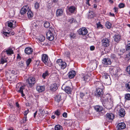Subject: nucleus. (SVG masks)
<instances>
[{
  "mask_svg": "<svg viewBox=\"0 0 130 130\" xmlns=\"http://www.w3.org/2000/svg\"><path fill=\"white\" fill-rule=\"evenodd\" d=\"M5 52H2V56L1 59L0 60L1 63L2 64H4L5 62H6L7 61V59L5 57Z\"/></svg>",
  "mask_w": 130,
  "mask_h": 130,
  "instance_id": "obj_14",
  "label": "nucleus"
},
{
  "mask_svg": "<svg viewBox=\"0 0 130 130\" xmlns=\"http://www.w3.org/2000/svg\"><path fill=\"white\" fill-rule=\"evenodd\" d=\"M62 116L63 117L66 118L67 117V114L66 112H64L62 114Z\"/></svg>",
  "mask_w": 130,
  "mask_h": 130,
  "instance_id": "obj_58",
  "label": "nucleus"
},
{
  "mask_svg": "<svg viewBox=\"0 0 130 130\" xmlns=\"http://www.w3.org/2000/svg\"><path fill=\"white\" fill-rule=\"evenodd\" d=\"M95 48V47L94 46H91L90 47V49L91 51H93Z\"/></svg>",
  "mask_w": 130,
  "mask_h": 130,
  "instance_id": "obj_59",
  "label": "nucleus"
},
{
  "mask_svg": "<svg viewBox=\"0 0 130 130\" xmlns=\"http://www.w3.org/2000/svg\"><path fill=\"white\" fill-rule=\"evenodd\" d=\"M102 63L103 64L106 66L110 65L111 64V61L109 58H104L102 61Z\"/></svg>",
  "mask_w": 130,
  "mask_h": 130,
  "instance_id": "obj_6",
  "label": "nucleus"
},
{
  "mask_svg": "<svg viewBox=\"0 0 130 130\" xmlns=\"http://www.w3.org/2000/svg\"><path fill=\"white\" fill-rule=\"evenodd\" d=\"M26 82L28 87L31 88L35 83L36 79L34 77H31L26 79Z\"/></svg>",
  "mask_w": 130,
  "mask_h": 130,
  "instance_id": "obj_1",
  "label": "nucleus"
},
{
  "mask_svg": "<svg viewBox=\"0 0 130 130\" xmlns=\"http://www.w3.org/2000/svg\"><path fill=\"white\" fill-rule=\"evenodd\" d=\"M103 77V78L106 79L107 78H110L108 74L105 72H104L102 74Z\"/></svg>",
  "mask_w": 130,
  "mask_h": 130,
  "instance_id": "obj_33",
  "label": "nucleus"
},
{
  "mask_svg": "<svg viewBox=\"0 0 130 130\" xmlns=\"http://www.w3.org/2000/svg\"><path fill=\"white\" fill-rule=\"evenodd\" d=\"M111 82L110 77L105 79L104 84L106 85H109L111 84Z\"/></svg>",
  "mask_w": 130,
  "mask_h": 130,
  "instance_id": "obj_31",
  "label": "nucleus"
},
{
  "mask_svg": "<svg viewBox=\"0 0 130 130\" xmlns=\"http://www.w3.org/2000/svg\"><path fill=\"white\" fill-rule=\"evenodd\" d=\"M45 37L42 35H40L38 38V39L40 42H43L45 40Z\"/></svg>",
  "mask_w": 130,
  "mask_h": 130,
  "instance_id": "obj_39",
  "label": "nucleus"
},
{
  "mask_svg": "<svg viewBox=\"0 0 130 130\" xmlns=\"http://www.w3.org/2000/svg\"><path fill=\"white\" fill-rule=\"evenodd\" d=\"M56 13L57 17L61 16L63 14L62 10L61 9H58L57 10Z\"/></svg>",
  "mask_w": 130,
  "mask_h": 130,
  "instance_id": "obj_28",
  "label": "nucleus"
},
{
  "mask_svg": "<svg viewBox=\"0 0 130 130\" xmlns=\"http://www.w3.org/2000/svg\"><path fill=\"white\" fill-rule=\"evenodd\" d=\"M97 27L99 28H102L103 27V26L100 24V22H99L97 24Z\"/></svg>",
  "mask_w": 130,
  "mask_h": 130,
  "instance_id": "obj_47",
  "label": "nucleus"
},
{
  "mask_svg": "<svg viewBox=\"0 0 130 130\" xmlns=\"http://www.w3.org/2000/svg\"><path fill=\"white\" fill-rule=\"evenodd\" d=\"M49 73L48 71H45L42 74V77L44 79H45V77L48 75Z\"/></svg>",
  "mask_w": 130,
  "mask_h": 130,
  "instance_id": "obj_38",
  "label": "nucleus"
},
{
  "mask_svg": "<svg viewBox=\"0 0 130 130\" xmlns=\"http://www.w3.org/2000/svg\"><path fill=\"white\" fill-rule=\"evenodd\" d=\"M76 74L75 71L71 70L70 71L68 74V75L69 78L71 79L73 78Z\"/></svg>",
  "mask_w": 130,
  "mask_h": 130,
  "instance_id": "obj_18",
  "label": "nucleus"
},
{
  "mask_svg": "<svg viewBox=\"0 0 130 130\" xmlns=\"http://www.w3.org/2000/svg\"><path fill=\"white\" fill-rule=\"evenodd\" d=\"M3 33L4 34V37L5 38L7 36V35H9L10 34V32H3Z\"/></svg>",
  "mask_w": 130,
  "mask_h": 130,
  "instance_id": "obj_45",
  "label": "nucleus"
},
{
  "mask_svg": "<svg viewBox=\"0 0 130 130\" xmlns=\"http://www.w3.org/2000/svg\"><path fill=\"white\" fill-rule=\"evenodd\" d=\"M9 118L10 121H14L15 120V115L14 114L10 115L9 116Z\"/></svg>",
  "mask_w": 130,
  "mask_h": 130,
  "instance_id": "obj_30",
  "label": "nucleus"
},
{
  "mask_svg": "<svg viewBox=\"0 0 130 130\" xmlns=\"http://www.w3.org/2000/svg\"><path fill=\"white\" fill-rule=\"evenodd\" d=\"M113 38L115 41L116 42H118L120 40L121 36L120 35L118 34L115 36Z\"/></svg>",
  "mask_w": 130,
  "mask_h": 130,
  "instance_id": "obj_27",
  "label": "nucleus"
},
{
  "mask_svg": "<svg viewBox=\"0 0 130 130\" xmlns=\"http://www.w3.org/2000/svg\"><path fill=\"white\" fill-rule=\"evenodd\" d=\"M29 110L28 109H27V110H25L24 112V115L25 116H26L27 114L28 113Z\"/></svg>",
  "mask_w": 130,
  "mask_h": 130,
  "instance_id": "obj_60",
  "label": "nucleus"
},
{
  "mask_svg": "<svg viewBox=\"0 0 130 130\" xmlns=\"http://www.w3.org/2000/svg\"><path fill=\"white\" fill-rule=\"evenodd\" d=\"M28 12L27 13V16L28 18H30L32 17L33 16V14L32 12L29 10H27Z\"/></svg>",
  "mask_w": 130,
  "mask_h": 130,
  "instance_id": "obj_34",
  "label": "nucleus"
},
{
  "mask_svg": "<svg viewBox=\"0 0 130 130\" xmlns=\"http://www.w3.org/2000/svg\"><path fill=\"white\" fill-rule=\"evenodd\" d=\"M16 105L18 108H19V109H20V108H19L20 106L19 104L17 102H16Z\"/></svg>",
  "mask_w": 130,
  "mask_h": 130,
  "instance_id": "obj_62",
  "label": "nucleus"
},
{
  "mask_svg": "<svg viewBox=\"0 0 130 130\" xmlns=\"http://www.w3.org/2000/svg\"><path fill=\"white\" fill-rule=\"evenodd\" d=\"M7 24L8 27L11 28H13V25L14 26L15 25L16 22L14 21L11 20L7 22Z\"/></svg>",
  "mask_w": 130,
  "mask_h": 130,
  "instance_id": "obj_23",
  "label": "nucleus"
},
{
  "mask_svg": "<svg viewBox=\"0 0 130 130\" xmlns=\"http://www.w3.org/2000/svg\"><path fill=\"white\" fill-rule=\"evenodd\" d=\"M109 14L111 16L114 17L115 16V14L113 13H112L111 12L109 13Z\"/></svg>",
  "mask_w": 130,
  "mask_h": 130,
  "instance_id": "obj_64",
  "label": "nucleus"
},
{
  "mask_svg": "<svg viewBox=\"0 0 130 130\" xmlns=\"http://www.w3.org/2000/svg\"><path fill=\"white\" fill-rule=\"evenodd\" d=\"M44 110L42 109H40L39 110V112L41 114H44V112H43Z\"/></svg>",
  "mask_w": 130,
  "mask_h": 130,
  "instance_id": "obj_57",
  "label": "nucleus"
},
{
  "mask_svg": "<svg viewBox=\"0 0 130 130\" xmlns=\"http://www.w3.org/2000/svg\"><path fill=\"white\" fill-rule=\"evenodd\" d=\"M47 32H49L50 33H52L55 34H56L55 31L53 28H50Z\"/></svg>",
  "mask_w": 130,
  "mask_h": 130,
  "instance_id": "obj_40",
  "label": "nucleus"
},
{
  "mask_svg": "<svg viewBox=\"0 0 130 130\" xmlns=\"http://www.w3.org/2000/svg\"><path fill=\"white\" fill-rule=\"evenodd\" d=\"M126 125L123 122L120 123H119L117 126L118 130H121L125 128Z\"/></svg>",
  "mask_w": 130,
  "mask_h": 130,
  "instance_id": "obj_16",
  "label": "nucleus"
},
{
  "mask_svg": "<svg viewBox=\"0 0 130 130\" xmlns=\"http://www.w3.org/2000/svg\"><path fill=\"white\" fill-rule=\"evenodd\" d=\"M11 74H17V72L15 70H12L11 71Z\"/></svg>",
  "mask_w": 130,
  "mask_h": 130,
  "instance_id": "obj_55",
  "label": "nucleus"
},
{
  "mask_svg": "<svg viewBox=\"0 0 130 130\" xmlns=\"http://www.w3.org/2000/svg\"><path fill=\"white\" fill-rule=\"evenodd\" d=\"M31 61V58H29L26 61V63L27 65V68L29 67V66L30 64V63Z\"/></svg>",
  "mask_w": 130,
  "mask_h": 130,
  "instance_id": "obj_42",
  "label": "nucleus"
},
{
  "mask_svg": "<svg viewBox=\"0 0 130 130\" xmlns=\"http://www.w3.org/2000/svg\"><path fill=\"white\" fill-rule=\"evenodd\" d=\"M21 59V57L20 56L19 54H17V59L18 60H20Z\"/></svg>",
  "mask_w": 130,
  "mask_h": 130,
  "instance_id": "obj_52",
  "label": "nucleus"
},
{
  "mask_svg": "<svg viewBox=\"0 0 130 130\" xmlns=\"http://www.w3.org/2000/svg\"><path fill=\"white\" fill-rule=\"evenodd\" d=\"M21 84V83H19L17 84L16 86L17 89L19 88L20 86H22Z\"/></svg>",
  "mask_w": 130,
  "mask_h": 130,
  "instance_id": "obj_51",
  "label": "nucleus"
},
{
  "mask_svg": "<svg viewBox=\"0 0 130 130\" xmlns=\"http://www.w3.org/2000/svg\"><path fill=\"white\" fill-rule=\"evenodd\" d=\"M103 89L96 88V90L95 92V95L98 96H99L101 95H102L103 94Z\"/></svg>",
  "mask_w": 130,
  "mask_h": 130,
  "instance_id": "obj_7",
  "label": "nucleus"
},
{
  "mask_svg": "<svg viewBox=\"0 0 130 130\" xmlns=\"http://www.w3.org/2000/svg\"><path fill=\"white\" fill-rule=\"evenodd\" d=\"M75 21L74 19L73 18H72L70 20L69 22L70 23H72Z\"/></svg>",
  "mask_w": 130,
  "mask_h": 130,
  "instance_id": "obj_56",
  "label": "nucleus"
},
{
  "mask_svg": "<svg viewBox=\"0 0 130 130\" xmlns=\"http://www.w3.org/2000/svg\"><path fill=\"white\" fill-rule=\"evenodd\" d=\"M116 57V55L114 54H112L111 55V58L113 59H115Z\"/></svg>",
  "mask_w": 130,
  "mask_h": 130,
  "instance_id": "obj_61",
  "label": "nucleus"
},
{
  "mask_svg": "<svg viewBox=\"0 0 130 130\" xmlns=\"http://www.w3.org/2000/svg\"><path fill=\"white\" fill-rule=\"evenodd\" d=\"M25 85L21 86H20L19 88L16 89L17 92L20 93L21 94V96L23 97L25 96V95L23 93V90L25 89Z\"/></svg>",
  "mask_w": 130,
  "mask_h": 130,
  "instance_id": "obj_9",
  "label": "nucleus"
},
{
  "mask_svg": "<svg viewBox=\"0 0 130 130\" xmlns=\"http://www.w3.org/2000/svg\"><path fill=\"white\" fill-rule=\"evenodd\" d=\"M125 86L127 91L130 92V82L126 84Z\"/></svg>",
  "mask_w": 130,
  "mask_h": 130,
  "instance_id": "obj_37",
  "label": "nucleus"
},
{
  "mask_svg": "<svg viewBox=\"0 0 130 130\" xmlns=\"http://www.w3.org/2000/svg\"><path fill=\"white\" fill-rule=\"evenodd\" d=\"M104 99H103V100H104V102L105 103L106 102H109L110 100V98H109L106 99V97H105L104 98Z\"/></svg>",
  "mask_w": 130,
  "mask_h": 130,
  "instance_id": "obj_48",
  "label": "nucleus"
},
{
  "mask_svg": "<svg viewBox=\"0 0 130 130\" xmlns=\"http://www.w3.org/2000/svg\"><path fill=\"white\" fill-rule=\"evenodd\" d=\"M126 69L128 74H130V66H128L127 67Z\"/></svg>",
  "mask_w": 130,
  "mask_h": 130,
  "instance_id": "obj_49",
  "label": "nucleus"
},
{
  "mask_svg": "<svg viewBox=\"0 0 130 130\" xmlns=\"http://www.w3.org/2000/svg\"><path fill=\"white\" fill-rule=\"evenodd\" d=\"M33 52L32 49L30 47H27L25 48V52L26 54H31Z\"/></svg>",
  "mask_w": 130,
  "mask_h": 130,
  "instance_id": "obj_24",
  "label": "nucleus"
},
{
  "mask_svg": "<svg viewBox=\"0 0 130 130\" xmlns=\"http://www.w3.org/2000/svg\"><path fill=\"white\" fill-rule=\"evenodd\" d=\"M76 9V8L74 6H71L69 7L68 8V10L71 13L74 12Z\"/></svg>",
  "mask_w": 130,
  "mask_h": 130,
  "instance_id": "obj_26",
  "label": "nucleus"
},
{
  "mask_svg": "<svg viewBox=\"0 0 130 130\" xmlns=\"http://www.w3.org/2000/svg\"><path fill=\"white\" fill-rule=\"evenodd\" d=\"M55 128V130H63L62 126L59 125H56Z\"/></svg>",
  "mask_w": 130,
  "mask_h": 130,
  "instance_id": "obj_35",
  "label": "nucleus"
},
{
  "mask_svg": "<svg viewBox=\"0 0 130 130\" xmlns=\"http://www.w3.org/2000/svg\"><path fill=\"white\" fill-rule=\"evenodd\" d=\"M96 87V88L99 89H104L103 84L101 82L99 81H96L94 83Z\"/></svg>",
  "mask_w": 130,
  "mask_h": 130,
  "instance_id": "obj_11",
  "label": "nucleus"
},
{
  "mask_svg": "<svg viewBox=\"0 0 130 130\" xmlns=\"http://www.w3.org/2000/svg\"><path fill=\"white\" fill-rule=\"evenodd\" d=\"M50 26V23L48 22H45L44 24V26L46 28H47Z\"/></svg>",
  "mask_w": 130,
  "mask_h": 130,
  "instance_id": "obj_43",
  "label": "nucleus"
},
{
  "mask_svg": "<svg viewBox=\"0 0 130 130\" xmlns=\"http://www.w3.org/2000/svg\"><path fill=\"white\" fill-rule=\"evenodd\" d=\"M61 88L67 93H70L71 91V88L69 87H65L64 86H62Z\"/></svg>",
  "mask_w": 130,
  "mask_h": 130,
  "instance_id": "obj_20",
  "label": "nucleus"
},
{
  "mask_svg": "<svg viewBox=\"0 0 130 130\" xmlns=\"http://www.w3.org/2000/svg\"><path fill=\"white\" fill-rule=\"evenodd\" d=\"M18 66L23 70H24L27 68H26V67L24 65V62L22 61L19 62Z\"/></svg>",
  "mask_w": 130,
  "mask_h": 130,
  "instance_id": "obj_21",
  "label": "nucleus"
},
{
  "mask_svg": "<svg viewBox=\"0 0 130 130\" xmlns=\"http://www.w3.org/2000/svg\"><path fill=\"white\" fill-rule=\"evenodd\" d=\"M102 45L104 47H108L110 44V41L107 38H104L102 40Z\"/></svg>",
  "mask_w": 130,
  "mask_h": 130,
  "instance_id": "obj_3",
  "label": "nucleus"
},
{
  "mask_svg": "<svg viewBox=\"0 0 130 130\" xmlns=\"http://www.w3.org/2000/svg\"><path fill=\"white\" fill-rule=\"evenodd\" d=\"M80 96L82 98L84 96V94L82 92L80 93Z\"/></svg>",
  "mask_w": 130,
  "mask_h": 130,
  "instance_id": "obj_63",
  "label": "nucleus"
},
{
  "mask_svg": "<svg viewBox=\"0 0 130 130\" xmlns=\"http://www.w3.org/2000/svg\"><path fill=\"white\" fill-rule=\"evenodd\" d=\"M61 114V112L60 110H57L55 112V114L58 116H59Z\"/></svg>",
  "mask_w": 130,
  "mask_h": 130,
  "instance_id": "obj_44",
  "label": "nucleus"
},
{
  "mask_svg": "<svg viewBox=\"0 0 130 130\" xmlns=\"http://www.w3.org/2000/svg\"><path fill=\"white\" fill-rule=\"evenodd\" d=\"M42 60L43 62L46 65H47L48 63V57L46 54H43L42 55Z\"/></svg>",
  "mask_w": 130,
  "mask_h": 130,
  "instance_id": "obj_8",
  "label": "nucleus"
},
{
  "mask_svg": "<svg viewBox=\"0 0 130 130\" xmlns=\"http://www.w3.org/2000/svg\"><path fill=\"white\" fill-rule=\"evenodd\" d=\"M95 16V14L94 13L93 11H90L89 12V13L88 15L89 18H92Z\"/></svg>",
  "mask_w": 130,
  "mask_h": 130,
  "instance_id": "obj_32",
  "label": "nucleus"
},
{
  "mask_svg": "<svg viewBox=\"0 0 130 130\" xmlns=\"http://www.w3.org/2000/svg\"><path fill=\"white\" fill-rule=\"evenodd\" d=\"M4 52L8 55H10L13 53V50L11 48H8Z\"/></svg>",
  "mask_w": 130,
  "mask_h": 130,
  "instance_id": "obj_25",
  "label": "nucleus"
},
{
  "mask_svg": "<svg viewBox=\"0 0 130 130\" xmlns=\"http://www.w3.org/2000/svg\"><path fill=\"white\" fill-rule=\"evenodd\" d=\"M106 117L107 119L112 120L114 119L115 116L111 113H107L106 115Z\"/></svg>",
  "mask_w": 130,
  "mask_h": 130,
  "instance_id": "obj_17",
  "label": "nucleus"
},
{
  "mask_svg": "<svg viewBox=\"0 0 130 130\" xmlns=\"http://www.w3.org/2000/svg\"><path fill=\"white\" fill-rule=\"evenodd\" d=\"M28 10H29L28 6L27 5L25 6L21 9L20 11V13L21 15H23L25 14L26 11H27Z\"/></svg>",
  "mask_w": 130,
  "mask_h": 130,
  "instance_id": "obj_10",
  "label": "nucleus"
},
{
  "mask_svg": "<svg viewBox=\"0 0 130 130\" xmlns=\"http://www.w3.org/2000/svg\"><path fill=\"white\" fill-rule=\"evenodd\" d=\"M126 51H129L130 50V43L127 44L126 47Z\"/></svg>",
  "mask_w": 130,
  "mask_h": 130,
  "instance_id": "obj_46",
  "label": "nucleus"
},
{
  "mask_svg": "<svg viewBox=\"0 0 130 130\" xmlns=\"http://www.w3.org/2000/svg\"><path fill=\"white\" fill-rule=\"evenodd\" d=\"M61 95L59 94L56 95L55 98V100L58 103V105L59 107L61 106L63 103V102L61 101L62 99L61 98Z\"/></svg>",
  "mask_w": 130,
  "mask_h": 130,
  "instance_id": "obj_4",
  "label": "nucleus"
},
{
  "mask_svg": "<svg viewBox=\"0 0 130 130\" xmlns=\"http://www.w3.org/2000/svg\"><path fill=\"white\" fill-rule=\"evenodd\" d=\"M55 35V34L50 33L48 32L46 33L47 38L50 41H52L53 40L54 38V36Z\"/></svg>",
  "mask_w": 130,
  "mask_h": 130,
  "instance_id": "obj_13",
  "label": "nucleus"
},
{
  "mask_svg": "<svg viewBox=\"0 0 130 130\" xmlns=\"http://www.w3.org/2000/svg\"><path fill=\"white\" fill-rule=\"evenodd\" d=\"M39 7V4L37 2L35 3V7L36 9H38Z\"/></svg>",
  "mask_w": 130,
  "mask_h": 130,
  "instance_id": "obj_50",
  "label": "nucleus"
},
{
  "mask_svg": "<svg viewBox=\"0 0 130 130\" xmlns=\"http://www.w3.org/2000/svg\"><path fill=\"white\" fill-rule=\"evenodd\" d=\"M106 27L108 29H110L112 27V25L108 21H107L105 24Z\"/></svg>",
  "mask_w": 130,
  "mask_h": 130,
  "instance_id": "obj_36",
  "label": "nucleus"
},
{
  "mask_svg": "<svg viewBox=\"0 0 130 130\" xmlns=\"http://www.w3.org/2000/svg\"><path fill=\"white\" fill-rule=\"evenodd\" d=\"M125 98L127 100H130V94L127 93L125 94Z\"/></svg>",
  "mask_w": 130,
  "mask_h": 130,
  "instance_id": "obj_41",
  "label": "nucleus"
},
{
  "mask_svg": "<svg viewBox=\"0 0 130 130\" xmlns=\"http://www.w3.org/2000/svg\"><path fill=\"white\" fill-rule=\"evenodd\" d=\"M50 89L52 91H55L58 89L57 85L56 84H52L50 87Z\"/></svg>",
  "mask_w": 130,
  "mask_h": 130,
  "instance_id": "obj_19",
  "label": "nucleus"
},
{
  "mask_svg": "<svg viewBox=\"0 0 130 130\" xmlns=\"http://www.w3.org/2000/svg\"><path fill=\"white\" fill-rule=\"evenodd\" d=\"M95 110L97 112H100L103 110V107L99 105H96L94 107Z\"/></svg>",
  "mask_w": 130,
  "mask_h": 130,
  "instance_id": "obj_22",
  "label": "nucleus"
},
{
  "mask_svg": "<svg viewBox=\"0 0 130 130\" xmlns=\"http://www.w3.org/2000/svg\"><path fill=\"white\" fill-rule=\"evenodd\" d=\"M26 118V116H25L23 119L22 120V122L24 123L26 122V121H27Z\"/></svg>",
  "mask_w": 130,
  "mask_h": 130,
  "instance_id": "obj_54",
  "label": "nucleus"
},
{
  "mask_svg": "<svg viewBox=\"0 0 130 130\" xmlns=\"http://www.w3.org/2000/svg\"><path fill=\"white\" fill-rule=\"evenodd\" d=\"M119 113L120 116L121 117H124L125 113L124 109L123 108L120 109L119 110Z\"/></svg>",
  "mask_w": 130,
  "mask_h": 130,
  "instance_id": "obj_29",
  "label": "nucleus"
},
{
  "mask_svg": "<svg viewBox=\"0 0 130 130\" xmlns=\"http://www.w3.org/2000/svg\"><path fill=\"white\" fill-rule=\"evenodd\" d=\"M90 74L88 73L87 74H84L83 75V77L82 78V80L86 82H88L90 80Z\"/></svg>",
  "mask_w": 130,
  "mask_h": 130,
  "instance_id": "obj_15",
  "label": "nucleus"
},
{
  "mask_svg": "<svg viewBox=\"0 0 130 130\" xmlns=\"http://www.w3.org/2000/svg\"><path fill=\"white\" fill-rule=\"evenodd\" d=\"M45 87L44 86L37 85L36 86V89L39 93H41L44 91Z\"/></svg>",
  "mask_w": 130,
  "mask_h": 130,
  "instance_id": "obj_12",
  "label": "nucleus"
},
{
  "mask_svg": "<svg viewBox=\"0 0 130 130\" xmlns=\"http://www.w3.org/2000/svg\"><path fill=\"white\" fill-rule=\"evenodd\" d=\"M124 6V5L123 3L120 4L119 5V7L120 8H123Z\"/></svg>",
  "mask_w": 130,
  "mask_h": 130,
  "instance_id": "obj_53",
  "label": "nucleus"
},
{
  "mask_svg": "<svg viewBox=\"0 0 130 130\" xmlns=\"http://www.w3.org/2000/svg\"><path fill=\"white\" fill-rule=\"evenodd\" d=\"M78 32L79 35H84L88 32L87 29L85 27H83L80 28L78 31Z\"/></svg>",
  "mask_w": 130,
  "mask_h": 130,
  "instance_id": "obj_5",
  "label": "nucleus"
},
{
  "mask_svg": "<svg viewBox=\"0 0 130 130\" xmlns=\"http://www.w3.org/2000/svg\"><path fill=\"white\" fill-rule=\"evenodd\" d=\"M57 63L61 69L63 70L67 67V64L66 63L63 61L61 59H58L57 61Z\"/></svg>",
  "mask_w": 130,
  "mask_h": 130,
  "instance_id": "obj_2",
  "label": "nucleus"
}]
</instances>
